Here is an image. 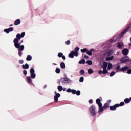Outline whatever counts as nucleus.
<instances>
[{"mask_svg":"<svg viewBox=\"0 0 131 131\" xmlns=\"http://www.w3.org/2000/svg\"><path fill=\"white\" fill-rule=\"evenodd\" d=\"M21 38H22V37H21V34L18 33L16 35V38H15L13 40L14 47L16 49H19V48L20 47V44H19V40H20Z\"/></svg>","mask_w":131,"mask_h":131,"instance_id":"nucleus-1","label":"nucleus"},{"mask_svg":"<svg viewBox=\"0 0 131 131\" xmlns=\"http://www.w3.org/2000/svg\"><path fill=\"white\" fill-rule=\"evenodd\" d=\"M130 24H128L127 27L125 28L124 30H122V32L117 36V39H120L122 37L124 36V34H125L128 31L129 28H130Z\"/></svg>","mask_w":131,"mask_h":131,"instance_id":"nucleus-2","label":"nucleus"},{"mask_svg":"<svg viewBox=\"0 0 131 131\" xmlns=\"http://www.w3.org/2000/svg\"><path fill=\"white\" fill-rule=\"evenodd\" d=\"M62 84H70L73 83V80L68 77H61Z\"/></svg>","mask_w":131,"mask_h":131,"instance_id":"nucleus-3","label":"nucleus"},{"mask_svg":"<svg viewBox=\"0 0 131 131\" xmlns=\"http://www.w3.org/2000/svg\"><path fill=\"white\" fill-rule=\"evenodd\" d=\"M30 73H31V77L30 76L26 77L27 82H28V83L29 84H31V85H33L32 80H31V78H32V79H33V68H32L30 69Z\"/></svg>","mask_w":131,"mask_h":131,"instance_id":"nucleus-4","label":"nucleus"},{"mask_svg":"<svg viewBox=\"0 0 131 131\" xmlns=\"http://www.w3.org/2000/svg\"><path fill=\"white\" fill-rule=\"evenodd\" d=\"M89 112L92 116H95L97 113L96 112V106L94 104L89 107Z\"/></svg>","mask_w":131,"mask_h":131,"instance_id":"nucleus-5","label":"nucleus"},{"mask_svg":"<svg viewBox=\"0 0 131 131\" xmlns=\"http://www.w3.org/2000/svg\"><path fill=\"white\" fill-rule=\"evenodd\" d=\"M120 62L121 64H125V63H130L131 64V59L129 58V57L126 56L122 57L120 59Z\"/></svg>","mask_w":131,"mask_h":131,"instance_id":"nucleus-6","label":"nucleus"},{"mask_svg":"<svg viewBox=\"0 0 131 131\" xmlns=\"http://www.w3.org/2000/svg\"><path fill=\"white\" fill-rule=\"evenodd\" d=\"M108 62L104 61V58H101L100 59V65L103 69H107V67H108Z\"/></svg>","mask_w":131,"mask_h":131,"instance_id":"nucleus-7","label":"nucleus"},{"mask_svg":"<svg viewBox=\"0 0 131 131\" xmlns=\"http://www.w3.org/2000/svg\"><path fill=\"white\" fill-rule=\"evenodd\" d=\"M121 53L123 56H126L129 53V50L127 48H124L122 49Z\"/></svg>","mask_w":131,"mask_h":131,"instance_id":"nucleus-8","label":"nucleus"},{"mask_svg":"<svg viewBox=\"0 0 131 131\" xmlns=\"http://www.w3.org/2000/svg\"><path fill=\"white\" fill-rule=\"evenodd\" d=\"M71 93L73 95H76L77 96H80V94H81L80 90H76L75 89H72Z\"/></svg>","mask_w":131,"mask_h":131,"instance_id":"nucleus-9","label":"nucleus"},{"mask_svg":"<svg viewBox=\"0 0 131 131\" xmlns=\"http://www.w3.org/2000/svg\"><path fill=\"white\" fill-rule=\"evenodd\" d=\"M18 49V55L19 56V57H22V51H23L24 50V45H21L20 46V47H19Z\"/></svg>","mask_w":131,"mask_h":131,"instance_id":"nucleus-10","label":"nucleus"},{"mask_svg":"<svg viewBox=\"0 0 131 131\" xmlns=\"http://www.w3.org/2000/svg\"><path fill=\"white\" fill-rule=\"evenodd\" d=\"M61 97V94H57L54 96V101L55 103H58L59 101V98Z\"/></svg>","mask_w":131,"mask_h":131,"instance_id":"nucleus-11","label":"nucleus"},{"mask_svg":"<svg viewBox=\"0 0 131 131\" xmlns=\"http://www.w3.org/2000/svg\"><path fill=\"white\" fill-rule=\"evenodd\" d=\"M117 108H118V106L117 105V103H116V104H114V105L110 106V110H111V111H115V110H116V109H117Z\"/></svg>","mask_w":131,"mask_h":131,"instance_id":"nucleus-12","label":"nucleus"},{"mask_svg":"<svg viewBox=\"0 0 131 131\" xmlns=\"http://www.w3.org/2000/svg\"><path fill=\"white\" fill-rule=\"evenodd\" d=\"M129 69V67L127 66H125L121 68L120 70V72H124V71H127V70H128Z\"/></svg>","mask_w":131,"mask_h":131,"instance_id":"nucleus-13","label":"nucleus"},{"mask_svg":"<svg viewBox=\"0 0 131 131\" xmlns=\"http://www.w3.org/2000/svg\"><path fill=\"white\" fill-rule=\"evenodd\" d=\"M69 58H71V59H73L74 58V51L72 50L69 54Z\"/></svg>","mask_w":131,"mask_h":131,"instance_id":"nucleus-14","label":"nucleus"},{"mask_svg":"<svg viewBox=\"0 0 131 131\" xmlns=\"http://www.w3.org/2000/svg\"><path fill=\"white\" fill-rule=\"evenodd\" d=\"M35 12H36L38 15H42V10H40V8L35 9Z\"/></svg>","mask_w":131,"mask_h":131,"instance_id":"nucleus-15","label":"nucleus"},{"mask_svg":"<svg viewBox=\"0 0 131 131\" xmlns=\"http://www.w3.org/2000/svg\"><path fill=\"white\" fill-rule=\"evenodd\" d=\"M116 37V36H114L113 38H111L109 39L108 41H110V43H113V42H116L117 41V39L114 40V38Z\"/></svg>","mask_w":131,"mask_h":131,"instance_id":"nucleus-16","label":"nucleus"},{"mask_svg":"<svg viewBox=\"0 0 131 131\" xmlns=\"http://www.w3.org/2000/svg\"><path fill=\"white\" fill-rule=\"evenodd\" d=\"M96 102L98 106L103 105V104L101 102V99L99 98H97Z\"/></svg>","mask_w":131,"mask_h":131,"instance_id":"nucleus-17","label":"nucleus"},{"mask_svg":"<svg viewBox=\"0 0 131 131\" xmlns=\"http://www.w3.org/2000/svg\"><path fill=\"white\" fill-rule=\"evenodd\" d=\"M114 59V56H111L110 57H107L105 58V61H112Z\"/></svg>","mask_w":131,"mask_h":131,"instance_id":"nucleus-18","label":"nucleus"},{"mask_svg":"<svg viewBox=\"0 0 131 131\" xmlns=\"http://www.w3.org/2000/svg\"><path fill=\"white\" fill-rule=\"evenodd\" d=\"M99 110L98 112L99 113H101V112H103L104 111V107H103V105L98 106Z\"/></svg>","mask_w":131,"mask_h":131,"instance_id":"nucleus-19","label":"nucleus"},{"mask_svg":"<svg viewBox=\"0 0 131 131\" xmlns=\"http://www.w3.org/2000/svg\"><path fill=\"white\" fill-rule=\"evenodd\" d=\"M113 53H114V51H113V50H108L106 51V54L107 56H111V55H112Z\"/></svg>","mask_w":131,"mask_h":131,"instance_id":"nucleus-20","label":"nucleus"},{"mask_svg":"<svg viewBox=\"0 0 131 131\" xmlns=\"http://www.w3.org/2000/svg\"><path fill=\"white\" fill-rule=\"evenodd\" d=\"M60 68L61 69H65L66 68V64H65V62H62L60 64Z\"/></svg>","mask_w":131,"mask_h":131,"instance_id":"nucleus-21","label":"nucleus"},{"mask_svg":"<svg viewBox=\"0 0 131 131\" xmlns=\"http://www.w3.org/2000/svg\"><path fill=\"white\" fill-rule=\"evenodd\" d=\"M85 63H86L85 59L83 58L79 61L78 64H79L80 65H81V64H82L83 65H84V64H85Z\"/></svg>","mask_w":131,"mask_h":131,"instance_id":"nucleus-22","label":"nucleus"},{"mask_svg":"<svg viewBox=\"0 0 131 131\" xmlns=\"http://www.w3.org/2000/svg\"><path fill=\"white\" fill-rule=\"evenodd\" d=\"M88 74H93L94 73V70L92 68H89L87 70Z\"/></svg>","mask_w":131,"mask_h":131,"instance_id":"nucleus-23","label":"nucleus"},{"mask_svg":"<svg viewBox=\"0 0 131 131\" xmlns=\"http://www.w3.org/2000/svg\"><path fill=\"white\" fill-rule=\"evenodd\" d=\"M103 108L104 109V110H106V109H108V108H110V106H109V103H108V102L105 103L103 106Z\"/></svg>","mask_w":131,"mask_h":131,"instance_id":"nucleus-24","label":"nucleus"},{"mask_svg":"<svg viewBox=\"0 0 131 131\" xmlns=\"http://www.w3.org/2000/svg\"><path fill=\"white\" fill-rule=\"evenodd\" d=\"M123 46H124V44L122 42L121 43L119 42L117 43V47L119 49H121Z\"/></svg>","mask_w":131,"mask_h":131,"instance_id":"nucleus-25","label":"nucleus"},{"mask_svg":"<svg viewBox=\"0 0 131 131\" xmlns=\"http://www.w3.org/2000/svg\"><path fill=\"white\" fill-rule=\"evenodd\" d=\"M22 68L23 69H28V68H29V65H28V64L27 63H26L25 64H23Z\"/></svg>","mask_w":131,"mask_h":131,"instance_id":"nucleus-26","label":"nucleus"},{"mask_svg":"<svg viewBox=\"0 0 131 131\" xmlns=\"http://www.w3.org/2000/svg\"><path fill=\"white\" fill-rule=\"evenodd\" d=\"M21 23V20L17 19L14 21V25H19Z\"/></svg>","mask_w":131,"mask_h":131,"instance_id":"nucleus-27","label":"nucleus"},{"mask_svg":"<svg viewBox=\"0 0 131 131\" xmlns=\"http://www.w3.org/2000/svg\"><path fill=\"white\" fill-rule=\"evenodd\" d=\"M113 68V66L112 65V63L108 62V64L107 65V70H110V69H112Z\"/></svg>","mask_w":131,"mask_h":131,"instance_id":"nucleus-28","label":"nucleus"},{"mask_svg":"<svg viewBox=\"0 0 131 131\" xmlns=\"http://www.w3.org/2000/svg\"><path fill=\"white\" fill-rule=\"evenodd\" d=\"M125 104L124 103V102H123V101L120 102L119 104L117 103V105H118V108H119V107H122L123 106H124Z\"/></svg>","mask_w":131,"mask_h":131,"instance_id":"nucleus-29","label":"nucleus"},{"mask_svg":"<svg viewBox=\"0 0 131 131\" xmlns=\"http://www.w3.org/2000/svg\"><path fill=\"white\" fill-rule=\"evenodd\" d=\"M55 72L57 74H60V73H61V69L59 68H56L55 69Z\"/></svg>","mask_w":131,"mask_h":131,"instance_id":"nucleus-30","label":"nucleus"},{"mask_svg":"<svg viewBox=\"0 0 131 131\" xmlns=\"http://www.w3.org/2000/svg\"><path fill=\"white\" fill-rule=\"evenodd\" d=\"M86 64H88L89 66H92L93 65V61L91 60H88L86 61Z\"/></svg>","mask_w":131,"mask_h":131,"instance_id":"nucleus-31","label":"nucleus"},{"mask_svg":"<svg viewBox=\"0 0 131 131\" xmlns=\"http://www.w3.org/2000/svg\"><path fill=\"white\" fill-rule=\"evenodd\" d=\"M31 60H32V56L30 55H28L26 58V60L29 61H31Z\"/></svg>","mask_w":131,"mask_h":131,"instance_id":"nucleus-32","label":"nucleus"},{"mask_svg":"<svg viewBox=\"0 0 131 131\" xmlns=\"http://www.w3.org/2000/svg\"><path fill=\"white\" fill-rule=\"evenodd\" d=\"M109 72H108V69H103L102 71V74H107V73H108Z\"/></svg>","mask_w":131,"mask_h":131,"instance_id":"nucleus-33","label":"nucleus"},{"mask_svg":"<svg viewBox=\"0 0 131 131\" xmlns=\"http://www.w3.org/2000/svg\"><path fill=\"white\" fill-rule=\"evenodd\" d=\"M81 53H86L88 52V48H85L80 50Z\"/></svg>","mask_w":131,"mask_h":131,"instance_id":"nucleus-34","label":"nucleus"},{"mask_svg":"<svg viewBox=\"0 0 131 131\" xmlns=\"http://www.w3.org/2000/svg\"><path fill=\"white\" fill-rule=\"evenodd\" d=\"M124 103H125V104H128V103H130V101H129V98H125L124 100Z\"/></svg>","mask_w":131,"mask_h":131,"instance_id":"nucleus-35","label":"nucleus"},{"mask_svg":"<svg viewBox=\"0 0 131 131\" xmlns=\"http://www.w3.org/2000/svg\"><path fill=\"white\" fill-rule=\"evenodd\" d=\"M120 69H121V68H120V65H118L116 67V70H117V72H119V71H120Z\"/></svg>","mask_w":131,"mask_h":131,"instance_id":"nucleus-36","label":"nucleus"},{"mask_svg":"<svg viewBox=\"0 0 131 131\" xmlns=\"http://www.w3.org/2000/svg\"><path fill=\"white\" fill-rule=\"evenodd\" d=\"M57 89L58 90L59 92H62V91H63V86L61 85H59L57 86Z\"/></svg>","mask_w":131,"mask_h":131,"instance_id":"nucleus-37","label":"nucleus"},{"mask_svg":"<svg viewBox=\"0 0 131 131\" xmlns=\"http://www.w3.org/2000/svg\"><path fill=\"white\" fill-rule=\"evenodd\" d=\"M86 53L87 55H88V56H92L93 55V52L90 51V50H87V52Z\"/></svg>","mask_w":131,"mask_h":131,"instance_id":"nucleus-38","label":"nucleus"},{"mask_svg":"<svg viewBox=\"0 0 131 131\" xmlns=\"http://www.w3.org/2000/svg\"><path fill=\"white\" fill-rule=\"evenodd\" d=\"M84 70L83 69H81L79 71V73L80 75H83V74H84Z\"/></svg>","mask_w":131,"mask_h":131,"instance_id":"nucleus-39","label":"nucleus"},{"mask_svg":"<svg viewBox=\"0 0 131 131\" xmlns=\"http://www.w3.org/2000/svg\"><path fill=\"white\" fill-rule=\"evenodd\" d=\"M64 55H63V53L62 52H59L58 53L57 56L58 57V58H61V57H62Z\"/></svg>","mask_w":131,"mask_h":131,"instance_id":"nucleus-40","label":"nucleus"},{"mask_svg":"<svg viewBox=\"0 0 131 131\" xmlns=\"http://www.w3.org/2000/svg\"><path fill=\"white\" fill-rule=\"evenodd\" d=\"M84 81V78L83 76H81L79 78V82H83Z\"/></svg>","mask_w":131,"mask_h":131,"instance_id":"nucleus-41","label":"nucleus"},{"mask_svg":"<svg viewBox=\"0 0 131 131\" xmlns=\"http://www.w3.org/2000/svg\"><path fill=\"white\" fill-rule=\"evenodd\" d=\"M61 83H62V77L60 78V79L57 80V84L61 85Z\"/></svg>","mask_w":131,"mask_h":131,"instance_id":"nucleus-42","label":"nucleus"},{"mask_svg":"<svg viewBox=\"0 0 131 131\" xmlns=\"http://www.w3.org/2000/svg\"><path fill=\"white\" fill-rule=\"evenodd\" d=\"M115 75V72L114 71H112L110 74V77H112V76H114Z\"/></svg>","mask_w":131,"mask_h":131,"instance_id":"nucleus-43","label":"nucleus"},{"mask_svg":"<svg viewBox=\"0 0 131 131\" xmlns=\"http://www.w3.org/2000/svg\"><path fill=\"white\" fill-rule=\"evenodd\" d=\"M80 49V48L78 46H76L74 49V52H78V51H79Z\"/></svg>","mask_w":131,"mask_h":131,"instance_id":"nucleus-44","label":"nucleus"},{"mask_svg":"<svg viewBox=\"0 0 131 131\" xmlns=\"http://www.w3.org/2000/svg\"><path fill=\"white\" fill-rule=\"evenodd\" d=\"M8 29V31H9V32H12V31H14V28L13 27H10Z\"/></svg>","mask_w":131,"mask_h":131,"instance_id":"nucleus-45","label":"nucleus"},{"mask_svg":"<svg viewBox=\"0 0 131 131\" xmlns=\"http://www.w3.org/2000/svg\"><path fill=\"white\" fill-rule=\"evenodd\" d=\"M72 91V89L71 88H68L66 90L67 93H71Z\"/></svg>","mask_w":131,"mask_h":131,"instance_id":"nucleus-46","label":"nucleus"},{"mask_svg":"<svg viewBox=\"0 0 131 131\" xmlns=\"http://www.w3.org/2000/svg\"><path fill=\"white\" fill-rule=\"evenodd\" d=\"M4 32H6V33H7V34H8V33H10V32L9 31V29H5L4 30Z\"/></svg>","mask_w":131,"mask_h":131,"instance_id":"nucleus-47","label":"nucleus"},{"mask_svg":"<svg viewBox=\"0 0 131 131\" xmlns=\"http://www.w3.org/2000/svg\"><path fill=\"white\" fill-rule=\"evenodd\" d=\"M78 52H74V56H75V57H78Z\"/></svg>","mask_w":131,"mask_h":131,"instance_id":"nucleus-48","label":"nucleus"},{"mask_svg":"<svg viewBox=\"0 0 131 131\" xmlns=\"http://www.w3.org/2000/svg\"><path fill=\"white\" fill-rule=\"evenodd\" d=\"M20 36H21V38H23V37H24V36H25V32H22L20 34Z\"/></svg>","mask_w":131,"mask_h":131,"instance_id":"nucleus-49","label":"nucleus"},{"mask_svg":"<svg viewBox=\"0 0 131 131\" xmlns=\"http://www.w3.org/2000/svg\"><path fill=\"white\" fill-rule=\"evenodd\" d=\"M126 73H127V74H131V68L128 69V70H127Z\"/></svg>","mask_w":131,"mask_h":131,"instance_id":"nucleus-50","label":"nucleus"},{"mask_svg":"<svg viewBox=\"0 0 131 131\" xmlns=\"http://www.w3.org/2000/svg\"><path fill=\"white\" fill-rule=\"evenodd\" d=\"M84 59H86L87 60H89L90 59V58L89 57V56L86 55H84Z\"/></svg>","mask_w":131,"mask_h":131,"instance_id":"nucleus-51","label":"nucleus"},{"mask_svg":"<svg viewBox=\"0 0 131 131\" xmlns=\"http://www.w3.org/2000/svg\"><path fill=\"white\" fill-rule=\"evenodd\" d=\"M70 40H67V41H66V45H67V46L70 45Z\"/></svg>","mask_w":131,"mask_h":131,"instance_id":"nucleus-52","label":"nucleus"},{"mask_svg":"<svg viewBox=\"0 0 131 131\" xmlns=\"http://www.w3.org/2000/svg\"><path fill=\"white\" fill-rule=\"evenodd\" d=\"M23 74H24L25 75H27V71L26 70H24L23 71Z\"/></svg>","mask_w":131,"mask_h":131,"instance_id":"nucleus-53","label":"nucleus"},{"mask_svg":"<svg viewBox=\"0 0 131 131\" xmlns=\"http://www.w3.org/2000/svg\"><path fill=\"white\" fill-rule=\"evenodd\" d=\"M35 71H34V69H33V78H35L36 77V74H35Z\"/></svg>","mask_w":131,"mask_h":131,"instance_id":"nucleus-54","label":"nucleus"},{"mask_svg":"<svg viewBox=\"0 0 131 131\" xmlns=\"http://www.w3.org/2000/svg\"><path fill=\"white\" fill-rule=\"evenodd\" d=\"M102 73L103 74V71L102 70H100L98 71V74H100V75H101V74H102Z\"/></svg>","mask_w":131,"mask_h":131,"instance_id":"nucleus-55","label":"nucleus"},{"mask_svg":"<svg viewBox=\"0 0 131 131\" xmlns=\"http://www.w3.org/2000/svg\"><path fill=\"white\" fill-rule=\"evenodd\" d=\"M61 58H62V60H63L64 61L66 60V56H65V55H63Z\"/></svg>","mask_w":131,"mask_h":131,"instance_id":"nucleus-56","label":"nucleus"},{"mask_svg":"<svg viewBox=\"0 0 131 131\" xmlns=\"http://www.w3.org/2000/svg\"><path fill=\"white\" fill-rule=\"evenodd\" d=\"M18 62L20 64H23V63H24V61L23 60H20Z\"/></svg>","mask_w":131,"mask_h":131,"instance_id":"nucleus-57","label":"nucleus"},{"mask_svg":"<svg viewBox=\"0 0 131 131\" xmlns=\"http://www.w3.org/2000/svg\"><path fill=\"white\" fill-rule=\"evenodd\" d=\"M93 99H90V100H89V103L90 104H92V103H93Z\"/></svg>","mask_w":131,"mask_h":131,"instance_id":"nucleus-58","label":"nucleus"},{"mask_svg":"<svg viewBox=\"0 0 131 131\" xmlns=\"http://www.w3.org/2000/svg\"><path fill=\"white\" fill-rule=\"evenodd\" d=\"M54 94H55V96H56V95H59L60 93H57V91H55V92H54Z\"/></svg>","mask_w":131,"mask_h":131,"instance_id":"nucleus-59","label":"nucleus"},{"mask_svg":"<svg viewBox=\"0 0 131 131\" xmlns=\"http://www.w3.org/2000/svg\"><path fill=\"white\" fill-rule=\"evenodd\" d=\"M53 19H55V17H49L48 18V20H50V21H52V20H53Z\"/></svg>","mask_w":131,"mask_h":131,"instance_id":"nucleus-60","label":"nucleus"},{"mask_svg":"<svg viewBox=\"0 0 131 131\" xmlns=\"http://www.w3.org/2000/svg\"><path fill=\"white\" fill-rule=\"evenodd\" d=\"M21 43H23V40H21L20 43H18V45H19V47H21Z\"/></svg>","mask_w":131,"mask_h":131,"instance_id":"nucleus-61","label":"nucleus"},{"mask_svg":"<svg viewBox=\"0 0 131 131\" xmlns=\"http://www.w3.org/2000/svg\"><path fill=\"white\" fill-rule=\"evenodd\" d=\"M106 103H108V104L109 105V104H110V103H111V100H107Z\"/></svg>","mask_w":131,"mask_h":131,"instance_id":"nucleus-62","label":"nucleus"},{"mask_svg":"<svg viewBox=\"0 0 131 131\" xmlns=\"http://www.w3.org/2000/svg\"><path fill=\"white\" fill-rule=\"evenodd\" d=\"M66 89H67V88H65V87H64V88H63L62 91H63V92H65V91H67V90H66Z\"/></svg>","mask_w":131,"mask_h":131,"instance_id":"nucleus-63","label":"nucleus"},{"mask_svg":"<svg viewBox=\"0 0 131 131\" xmlns=\"http://www.w3.org/2000/svg\"><path fill=\"white\" fill-rule=\"evenodd\" d=\"M89 51H90L91 52H94V51H95V49L94 48H92V49H90Z\"/></svg>","mask_w":131,"mask_h":131,"instance_id":"nucleus-64","label":"nucleus"}]
</instances>
